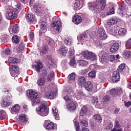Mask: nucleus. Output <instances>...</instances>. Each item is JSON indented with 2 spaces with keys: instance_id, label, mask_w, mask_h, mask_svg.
Returning <instances> with one entry per match:
<instances>
[{
  "instance_id": "20",
  "label": "nucleus",
  "mask_w": 131,
  "mask_h": 131,
  "mask_svg": "<svg viewBox=\"0 0 131 131\" xmlns=\"http://www.w3.org/2000/svg\"><path fill=\"white\" fill-rule=\"evenodd\" d=\"M58 53H59L60 55L65 56V55H66V54L68 53V49H67V47H66L65 46H62L58 50Z\"/></svg>"
},
{
  "instance_id": "23",
  "label": "nucleus",
  "mask_w": 131,
  "mask_h": 131,
  "mask_svg": "<svg viewBox=\"0 0 131 131\" xmlns=\"http://www.w3.org/2000/svg\"><path fill=\"white\" fill-rule=\"evenodd\" d=\"M119 49V44L118 43L116 42L114 43L110 48V51L112 53H115V52H117Z\"/></svg>"
},
{
  "instance_id": "3",
  "label": "nucleus",
  "mask_w": 131,
  "mask_h": 131,
  "mask_svg": "<svg viewBox=\"0 0 131 131\" xmlns=\"http://www.w3.org/2000/svg\"><path fill=\"white\" fill-rule=\"evenodd\" d=\"M81 54L83 57L86 58V59H90L91 61H96L97 60V55L88 50L82 52Z\"/></svg>"
},
{
  "instance_id": "27",
  "label": "nucleus",
  "mask_w": 131,
  "mask_h": 131,
  "mask_svg": "<svg viewBox=\"0 0 131 131\" xmlns=\"http://www.w3.org/2000/svg\"><path fill=\"white\" fill-rule=\"evenodd\" d=\"M84 96V94L82 91H77L75 94V98L77 100H80Z\"/></svg>"
},
{
  "instance_id": "51",
  "label": "nucleus",
  "mask_w": 131,
  "mask_h": 131,
  "mask_svg": "<svg viewBox=\"0 0 131 131\" xmlns=\"http://www.w3.org/2000/svg\"><path fill=\"white\" fill-rule=\"evenodd\" d=\"M80 7V2L78 1H76L75 4H74V9H79Z\"/></svg>"
},
{
  "instance_id": "28",
  "label": "nucleus",
  "mask_w": 131,
  "mask_h": 131,
  "mask_svg": "<svg viewBox=\"0 0 131 131\" xmlns=\"http://www.w3.org/2000/svg\"><path fill=\"white\" fill-rule=\"evenodd\" d=\"M86 112H88V107L84 105L81 107L80 111V116H84V115L86 114Z\"/></svg>"
},
{
  "instance_id": "5",
  "label": "nucleus",
  "mask_w": 131,
  "mask_h": 131,
  "mask_svg": "<svg viewBox=\"0 0 131 131\" xmlns=\"http://www.w3.org/2000/svg\"><path fill=\"white\" fill-rule=\"evenodd\" d=\"M98 35L99 39L101 40H105L107 38V34L105 32V30L103 28H100L98 30Z\"/></svg>"
},
{
  "instance_id": "18",
  "label": "nucleus",
  "mask_w": 131,
  "mask_h": 131,
  "mask_svg": "<svg viewBox=\"0 0 131 131\" xmlns=\"http://www.w3.org/2000/svg\"><path fill=\"white\" fill-rule=\"evenodd\" d=\"M20 111V105L19 104H15L11 108V113L12 114H17Z\"/></svg>"
},
{
  "instance_id": "55",
  "label": "nucleus",
  "mask_w": 131,
  "mask_h": 131,
  "mask_svg": "<svg viewBox=\"0 0 131 131\" xmlns=\"http://www.w3.org/2000/svg\"><path fill=\"white\" fill-rule=\"evenodd\" d=\"M109 100H110V97L108 95H105L103 97V101L104 103H107V102H109Z\"/></svg>"
},
{
  "instance_id": "2",
  "label": "nucleus",
  "mask_w": 131,
  "mask_h": 131,
  "mask_svg": "<svg viewBox=\"0 0 131 131\" xmlns=\"http://www.w3.org/2000/svg\"><path fill=\"white\" fill-rule=\"evenodd\" d=\"M6 17L8 20H11V19H17V10L16 9H14L12 7L8 9L6 13Z\"/></svg>"
},
{
  "instance_id": "15",
  "label": "nucleus",
  "mask_w": 131,
  "mask_h": 131,
  "mask_svg": "<svg viewBox=\"0 0 131 131\" xmlns=\"http://www.w3.org/2000/svg\"><path fill=\"white\" fill-rule=\"evenodd\" d=\"M100 61L102 64H105L107 61V54L104 53L103 51H101L99 54Z\"/></svg>"
},
{
  "instance_id": "17",
  "label": "nucleus",
  "mask_w": 131,
  "mask_h": 131,
  "mask_svg": "<svg viewBox=\"0 0 131 131\" xmlns=\"http://www.w3.org/2000/svg\"><path fill=\"white\" fill-rule=\"evenodd\" d=\"M35 63H36L37 66L36 65H33L32 67L33 68H36V71L37 72H40V69H41V68H42L43 67V65H42V63L40 62V61L39 60H36L35 61Z\"/></svg>"
},
{
  "instance_id": "12",
  "label": "nucleus",
  "mask_w": 131,
  "mask_h": 131,
  "mask_svg": "<svg viewBox=\"0 0 131 131\" xmlns=\"http://www.w3.org/2000/svg\"><path fill=\"white\" fill-rule=\"evenodd\" d=\"M40 23H41V25L40 26V29L39 31V33H46L47 31V27L48 25V24H47V22L40 20Z\"/></svg>"
},
{
  "instance_id": "64",
  "label": "nucleus",
  "mask_w": 131,
  "mask_h": 131,
  "mask_svg": "<svg viewBox=\"0 0 131 131\" xmlns=\"http://www.w3.org/2000/svg\"><path fill=\"white\" fill-rule=\"evenodd\" d=\"M48 74V72H47V70L43 69L42 71V75L43 76H46Z\"/></svg>"
},
{
  "instance_id": "31",
  "label": "nucleus",
  "mask_w": 131,
  "mask_h": 131,
  "mask_svg": "<svg viewBox=\"0 0 131 131\" xmlns=\"http://www.w3.org/2000/svg\"><path fill=\"white\" fill-rule=\"evenodd\" d=\"M46 82V79L44 77H41L37 80V84L39 86H42Z\"/></svg>"
},
{
  "instance_id": "1",
  "label": "nucleus",
  "mask_w": 131,
  "mask_h": 131,
  "mask_svg": "<svg viewBox=\"0 0 131 131\" xmlns=\"http://www.w3.org/2000/svg\"><path fill=\"white\" fill-rule=\"evenodd\" d=\"M36 111L37 114L40 115V116H47L49 114V108L46 103H42L36 108Z\"/></svg>"
},
{
  "instance_id": "32",
  "label": "nucleus",
  "mask_w": 131,
  "mask_h": 131,
  "mask_svg": "<svg viewBox=\"0 0 131 131\" xmlns=\"http://www.w3.org/2000/svg\"><path fill=\"white\" fill-rule=\"evenodd\" d=\"M117 23V18L116 17H113L110 20H107L108 25H114Z\"/></svg>"
},
{
  "instance_id": "8",
  "label": "nucleus",
  "mask_w": 131,
  "mask_h": 131,
  "mask_svg": "<svg viewBox=\"0 0 131 131\" xmlns=\"http://www.w3.org/2000/svg\"><path fill=\"white\" fill-rule=\"evenodd\" d=\"M45 128L47 130H57V125L53 122L49 123L44 125Z\"/></svg>"
},
{
  "instance_id": "62",
  "label": "nucleus",
  "mask_w": 131,
  "mask_h": 131,
  "mask_svg": "<svg viewBox=\"0 0 131 131\" xmlns=\"http://www.w3.org/2000/svg\"><path fill=\"white\" fill-rule=\"evenodd\" d=\"M117 95H120L122 94V89L121 88H118L116 90Z\"/></svg>"
},
{
  "instance_id": "36",
  "label": "nucleus",
  "mask_w": 131,
  "mask_h": 131,
  "mask_svg": "<svg viewBox=\"0 0 131 131\" xmlns=\"http://www.w3.org/2000/svg\"><path fill=\"white\" fill-rule=\"evenodd\" d=\"M127 32V31L124 28H121L118 31L119 35H120V36H124Z\"/></svg>"
},
{
  "instance_id": "43",
  "label": "nucleus",
  "mask_w": 131,
  "mask_h": 131,
  "mask_svg": "<svg viewBox=\"0 0 131 131\" xmlns=\"http://www.w3.org/2000/svg\"><path fill=\"white\" fill-rule=\"evenodd\" d=\"M78 64H79V66H86L88 65V61L84 60H81L78 61Z\"/></svg>"
},
{
  "instance_id": "60",
  "label": "nucleus",
  "mask_w": 131,
  "mask_h": 131,
  "mask_svg": "<svg viewBox=\"0 0 131 131\" xmlns=\"http://www.w3.org/2000/svg\"><path fill=\"white\" fill-rule=\"evenodd\" d=\"M80 124L82 126H88V121H82L80 122Z\"/></svg>"
},
{
  "instance_id": "41",
  "label": "nucleus",
  "mask_w": 131,
  "mask_h": 131,
  "mask_svg": "<svg viewBox=\"0 0 131 131\" xmlns=\"http://www.w3.org/2000/svg\"><path fill=\"white\" fill-rule=\"evenodd\" d=\"M47 66L48 68H54V62H53L52 58H49V61L47 62Z\"/></svg>"
},
{
  "instance_id": "38",
  "label": "nucleus",
  "mask_w": 131,
  "mask_h": 131,
  "mask_svg": "<svg viewBox=\"0 0 131 131\" xmlns=\"http://www.w3.org/2000/svg\"><path fill=\"white\" fill-rule=\"evenodd\" d=\"M74 125L76 131H79L80 127H79V123L76 120V118L74 119Z\"/></svg>"
},
{
  "instance_id": "47",
  "label": "nucleus",
  "mask_w": 131,
  "mask_h": 131,
  "mask_svg": "<svg viewBox=\"0 0 131 131\" xmlns=\"http://www.w3.org/2000/svg\"><path fill=\"white\" fill-rule=\"evenodd\" d=\"M124 68H125V64L122 63L119 66L118 68V71H119V72H122Z\"/></svg>"
},
{
  "instance_id": "49",
  "label": "nucleus",
  "mask_w": 131,
  "mask_h": 131,
  "mask_svg": "<svg viewBox=\"0 0 131 131\" xmlns=\"http://www.w3.org/2000/svg\"><path fill=\"white\" fill-rule=\"evenodd\" d=\"M71 92L72 90L71 89H70V87H68L63 92V95H69L71 94Z\"/></svg>"
},
{
  "instance_id": "50",
  "label": "nucleus",
  "mask_w": 131,
  "mask_h": 131,
  "mask_svg": "<svg viewBox=\"0 0 131 131\" xmlns=\"http://www.w3.org/2000/svg\"><path fill=\"white\" fill-rule=\"evenodd\" d=\"M69 57L71 56H74V49L73 47H71L69 51Z\"/></svg>"
},
{
  "instance_id": "10",
  "label": "nucleus",
  "mask_w": 131,
  "mask_h": 131,
  "mask_svg": "<svg viewBox=\"0 0 131 131\" xmlns=\"http://www.w3.org/2000/svg\"><path fill=\"white\" fill-rule=\"evenodd\" d=\"M88 8L89 10L91 11H98L100 8V6L98 4H96L95 3H88Z\"/></svg>"
},
{
  "instance_id": "26",
  "label": "nucleus",
  "mask_w": 131,
  "mask_h": 131,
  "mask_svg": "<svg viewBox=\"0 0 131 131\" xmlns=\"http://www.w3.org/2000/svg\"><path fill=\"white\" fill-rule=\"evenodd\" d=\"M78 82L79 85H84L86 82V80L84 77L80 76L78 78Z\"/></svg>"
},
{
  "instance_id": "56",
  "label": "nucleus",
  "mask_w": 131,
  "mask_h": 131,
  "mask_svg": "<svg viewBox=\"0 0 131 131\" xmlns=\"http://www.w3.org/2000/svg\"><path fill=\"white\" fill-rule=\"evenodd\" d=\"M114 13H115V9H114V8L113 7L112 9H111L110 10L109 12H107L106 13V16H109L110 15H113V14H114Z\"/></svg>"
},
{
  "instance_id": "61",
  "label": "nucleus",
  "mask_w": 131,
  "mask_h": 131,
  "mask_svg": "<svg viewBox=\"0 0 131 131\" xmlns=\"http://www.w3.org/2000/svg\"><path fill=\"white\" fill-rule=\"evenodd\" d=\"M92 103L96 104L98 103V98L96 97H92Z\"/></svg>"
},
{
  "instance_id": "37",
  "label": "nucleus",
  "mask_w": 131,
  "mask_h": 131,
  "mask_svg": "<svg viewBox=\"0 0 131 131\" xmlns=\"http://www.w3.org/2000/svg\"><path fill=\"white\" fill-rule=\"evenodd\" d=\"M93 117L97 122H98L99 123L102 122V118H101V116L99 115H95Z\"/></svg>"
},
{
  "instance_id": "45",
  "label": "nucleus",
  "mask_w": 131,
  "mask_h": 131,
  "mask_svg": "<svg viewBox=\"0 0 131 131\" xmlns=\"http://www.w3.org/2000/svg\"><path fill=\"white\" fill-rule=\"evenodd\" d=\"M70 66H73V67H75L76 66V62L75 61V58L73 56V58L71 59L69 62Z\"/></svg>"
},
{
  "instance_id": "42",
  "label": "nucleus",
  "mask_w": 131,
  "mask_h": 131,
  "mask_svg": "<svg viewBox=\"0 0 131 131\" xmlns=\"http://www.w3.org/2000/svg\"><path fill=\"white\" fill-rule=\"evenodd\" d=\"M9 62L14 64L15 63H19V60L18 58H14V57H10L9 58Z\"/></svg>"
},
{
  "instance_id": "59",
  "label": "nucleus",
  "mask_w": 131,
  "mask_h": 131,
  "mask_svg": "<svg viewBox=\"0 0 131 131\" xmlns=\"http://www.w3.org/2000/svg\"><path fill=\"white\" fill-rule=\"evenodd\" d=\"M124 103L125 106L127 107V108H128V107L130 106V105H131V101H127V102L124 101Z\"/></svg>"
},
{
  "instance_id": "9",
  "label": "nucleus",
  "mask_w": 131,
  "mask_h": 131,
  "mask_svg": "<svg viewBox=\"0 0 131 131\" xmlns=\"http://www.w3.org/2000/svg\"><path fill=\"white\" fill-rule=\"evenodd\" d=\"M67 107L69 111H74L76 109V103L73 101L67 103Z\"/></svg>"
},
{
  "instance_id": "21",
  "label": "nucleus",
  "mask_w": 131,
  "mask_h": 131,
  "mask_svg": "<svg viewBox=\"0 0 131 131\" xmlns=\"http://www.w3.org/2000/svg\"><path fill=\"white\" fill-rule=\"evenodd\" d=\"M82 21V18L79 15H76L73 18V22L77 25L81 23Z\"/></svg>"
},
{
  "instance_id": "48",
  "label": "nucleus",
  "mask_w": 131,
  "mask_h": 131,
  "mask_svg": "<svg viewBox=\"0 0 131 131\" xmlns=\"http://www.w3.org/2000/svg\"><path fill=\"white\" fill-rule=\"evenodd\" d=\"M12 41L14 43H18L19 38L18 37V36H13L12 37Z\"/></svg>"
},
{
  "instance_id": "4",
  "label": "nucleus",
  "mask_w": 131,
  "mask_h": 131,
  "mask_svg": "<svg viewBox=\"0 0 131 131\" xmlns=\"http://www.w3.org/2000/svg\"><path fill=\"white\" fill-rule=\"evenodd\" d=\"M1 106L4 107H9L12 104V100L11 97L9 96L3 97L1 100Z\"/></svg>"
},
{
  "instance_id": "6",
  "label": "nucleus",
  "mask_w": 131,
  "mask_h": 131,
  "mask_svg": "<svg viewBox=\"0 0 131 131\" xmlns=\"http://www.w3.org/2000/svg\"><path fill=\"white\" fill-rule=\"evenodd\" d=\"M18 71H19V67L17 66H11L10 69L11 75L13 77H17L18 76Z\"/></svg>"
},
{
  "instance_id": "40",
  "label": "nucleus",
  "mask_w": 131,
  "mask_h": 131,
  "mask_svg": "<svg viewBox=\"0 0 131 131\" xmlns=\"http://www.w3.org/2000/svg\"><path fill=\"white\" fill-rule=\"evenodd\" d=\"M45 41H46V45H52V43L54 42L53 39L49 37H45Z\"/></svg>"
},
{
  "instance_id": "52",
  "label": "nucleus",
  "mask_w": 131,
  "mask_h": 131,
  "mask_svg": "<svg viewBox=\"0 0 131 131\" xmlns=\"http://www.w3.org/2000/svg\"><path fill=\"white\" fill-rule=\"evenodd\" d=\"M29 38L30 39V41L33 42V39H34V33H33V31H31L29 33Z\"/></svg>"
},
{
  "instance_id": "44",
  "label": "nucleus",
  "mask_w": 131,
  "mask_h": 131,
  "mask_svg": "<svg viewBox=\"0 0 131 131\" xmlns=\"http://www.w3.org/2000/svg\"><path fill=\"white\" fill-rule=\"evenodd\" d=\"M48 50H49V48L48 46H46L43 48L41 51L40 52V54L41 55H43V54H47L48 53Z\"/></svg>"
},
{
  "instance_id": "54",
  "label": "nucleus",
  "mask_w": 131,
  "mask_h": 131,
  "mask_svg": "<svg viewBox=\"0 0 131 131\" xmlns=\"http://www.w3.org/2000/svg\"><path fill=\"white\" fill-rule=\"evenodd\" d=\"M18 50L19 53H21V52H23V51L24 50V44H20L18 48Z\"/></svg>"
},
{
  "instance_id": "33",
  "label": "nucleus",
  "mask_w": 131,
  "mask_h": 131,
  "mask_svg": "<svg viewBox=\"0 0 131 131\" xmlns=\"http://www.w3.org/2000/svg\"><path fill=\"white\" fill-rule=\"evenodd\" d=\"M18 118L21 122L27 121V116L25 114H21L19 116Z\"/></svg>"
},
{
  "instance_id": "46",
  "label": "nucleus",
  "mask_w": 131,
  "mask_h": 131,
  "mask_svg": "<svg viewBox=\"0 0 131 131\" xmlns=\"http://www.w3.org/2000/svg\"><path fill=\"white\" fill-rule=\"evenodd\" d=\"M68 80H72V81H74V80H75V73H72L70 74L68 77Z\"/></svg>"
},
{
  "instance_id": "16",
  "label": "nucleus",
  "mask_w": 131,
  "mask_h": 131,
  "mask_svg": "<svg viewBox=\"0 0 131 131\" xmlns=\"http://www.w3.org/2000/svg\"><path fill=\"white\" fill-rule=\"evenodd\" d=\"M45 97H46L47 99H54L56 97V93L49 90L46 92Z\"/></svg>"
},
{
  "instance_id": "29",
  "label": "nucleus",
  "mask_w": 131,
  "mask_h": 131,
  "mask_svg": "<svg viewBox=\"0 0 131 131\" xmlns=\"http://www.w3.org/2000/svg\"><path fill=\"white\" fill-rule=\"evenodd\" d=\"M63 41H64V45H66V46H70V45H71L72 42V40L71 39V38H69V37L66 36L63 38Z\"/></svg>"
},
{
  "instance_id": "57",
  "label": "nucleus",
  "mask_w": 131,
  "mask_h": 131,
  "mask_svg": "<svg viewBox=\"0 0 131 131\" xmlns=\"http://www.w3.org/2000/svg\"><path fill=\"white\" fill-rule=\"evenodd\" d=\"M63 99L66 101V102H67V103H70V102L72 101V100H71L70 97H69V96H68V95L64 96L63 97Z\"/></svg>"
},
{
  "instance_id": "35",
  "label": "nucleus",
  "mask_w": 131,
  "mask_h": 131,
  "mask_svg": "<svg viewBox=\"0 0 131 131\" xmlns=\"http://www.w3.org/2000/svg\"><path fill=\"white\" fill-rule=\"evenodd\" d=\"M100 4V9L102 11H104L105 10V8H106V1L105 0H99Z\"/></svg>"
},
{
  "instance_id": "13",
  "label": "nucleus",
  "mask_w": 131,
  "mask_h": 131,
  "mask_svg": "<svg viewBox=\"0 0 131 131\" xmlns=\"http://www.w3.org/2000/svg\"><path fill=\"white\" fill-rule=\"evenodd\" d=\"M112 81L114 82H118L120 79V76L119 75V73L117 71H115L113 73Z\"/></svg>"
},
{
  "instance_id": "25",
  "label": "nucleus",
  "mask_w": 131,
  "mask_h": 131,
  "mask_svg": "<svg viewBox=\"0 0 131 131\" xmlns=\"http://www.w3.org/2000/svg\"><path fill=\"white\" fill-rule=\"evenodd\" d=\"M52 112L56 120H59V119H60V117H59L58 109L56 108V107H53L52 108Z\"/></svg>"
},
{
  "instance_id": "22",
  "label": "nucleus",
  "mask_w": 131,
  "mask_h": 131,
  "mask_svg": "<svg viewBox=\"0 0 131 131\" xmlns=\"http://www.w3.org/2000/svg\"><path fill=\"white\" fill-rule=\"evenodd\" d=\"M77 39L78 41H84L85 40H88V36L85 33H82L81 35H79L77 37Z\"/></svg>"
},
{
  "instance_id": "53",
  "label": "nucleus",
  "mask_w": 131,
  "mask_h": 131,
  "mask_svg": "<svg viewBox=\"0 0 131 131\" xmlns=\"http://www.w3.org/2000/svg\"><path fill=\"white\" fill-rule=\"evenodd\" d=\"M89 76H90V77H91L92 78H94V77H96V71H93L89 72Z\"/></svg>"
},
{
  "instance_id": "63",
  "label": "nucleus",
  "mask_w": 131,
  "mask_h": 131,
  "mask_svg": "<svg viewBox=\"0 0 131 131\" xmlns=\"http://www.w3.org/2000/svg\"><path fill=\"white\" fill-rule=\"evenodd\" d=\"M94 45H95L97 48L101 47V43H100L99 41H94Z\"/></svg>"
},
{
  "instance_id": "24",
  "label": "nucleus",
  "mask_w": 131,
  "mask_h": 131,
  "mask_svg": "<svg viewBox=\"0 0 131 131\" xmlns=\"http://www.w3.org/2000/svg\"><path fill=\"white\" fill-rule=\"evenodd\" d=\"M83 86L85 90L89 92H91L93 90V84L92 82H91V81H88L87 82L85 83Z\"/></svg>"
},
{
  "instance_id": "58",
  "label": "nucleus",
  "mask_w": 131,
  "mask_h": 131,
  "mask_svg": "<svg viewBox=\"0 0 131 131\" xmlns=\"http://www.w3.org/2000/svg\"><path fill=\"white\" fill-rule=\"evenodd\" d=\"M124 56H125V57H127V58H130L131 51H128L125 52H124Z\"/></svg>"
},
{
  "instance_id": "30",
  "label": "nucleus",
  "mask_w": 131,
  "mask_h": 131,
  "mask_svg": "<svg viewBox=\"0 0 131 131\" xmlns=\"http://www.w3.org/2000/svg\"><path fill=\"white\" fill-rule=\"evenodd\" d=\"M55 79V73L53 71H51L47 76L48 81H52V80Z\"/></svg>"
},
{
  "instance_id": "7",
  "label": "nucleus",
  "mask_w": 131,
  "mask_h": 131,
  "mask_svg": "<svg viewBox=\"0 0 131 131\" xmlns=\"http://www.w3.org/2000/svg\"><path fill=\"white\" fill-rule=\"evenodd\" d=\"M52 26L53 27H54V29H55L57 33H60V30H61L62 28V24H61V21L57 20L54 22L52 24Z\"/></svg>"
},
{
  "instance_id": "11",
  "label": "nucleus",
  "mask_w": 131,
  "mask_h": 131,
  "mask_svg": "<svg viewBox=\"0 0 131 131\" xmlns=\"http://www.w3.org/2000/svg\"><path fill=\"white\" fill-rule=\"evenodd\" d=\"M9 31L11 34H13V33H17V32L19 31V27H18V25L15 24L14 26L9 27Z\"/></svg>"
},
{
  "instance_id": "14",
  "label": "nucleus",
  "mask_w": 131,
  "mask_h": 131,
  "mask_svg": "<svg viewBox=\"0 0 131 131\" xmlns=\"http://www.w3.org/2000/svg\"><path fill=\"white\" fill-rule=\"evenodd\" d=\"M28 97L31 99V100H37L38 98V94L37 93L33 91L32 90H30Z\"/></svg>"
},
{
  "instance_id": "34",
  "label": "nucleus",
  "mask_w": 131,
  "mask_h": 131,
  "mask_svg": "<svg viewBox=\"0 0 131 131\" xmlns=\"http://www.w3.org/2000/svg\"><path fill=\"white\" fill-rule=\"evenodd\" d=\"M7 117V114L4 110H0V120H4Z\"/></svg>"
},
{
  "instance_id": "19",
  "label": "nucleus",
  "mask_w": 131,
  "mask_h": 131,
  "mask_svg": "<svg viewBox=\"0 0 131 131\" xmlns=\"http://www.w3.org/2000/svg\"><path fill=\"white\" fill-rule=\"evenodd\" d=\"M26 18L29 22H33L35 18V16L33 13H27L26 15Z\"/></svg>"
},
{
  "instance_id": "39",
  "label": "nucleus",
  "mask_w": 131,
  "mask_h": 131,
  "mask_svg": "<svg viewBox=\"0 0 131 131\" xmlns=\"http://www.w3.org/2000/svg\"><path fill=\"white\" fill-rule=\"evenodd\" d=\"M125 47L126 49L131 50V38L125 41Z\"/></svg>"
}]
</instances>
